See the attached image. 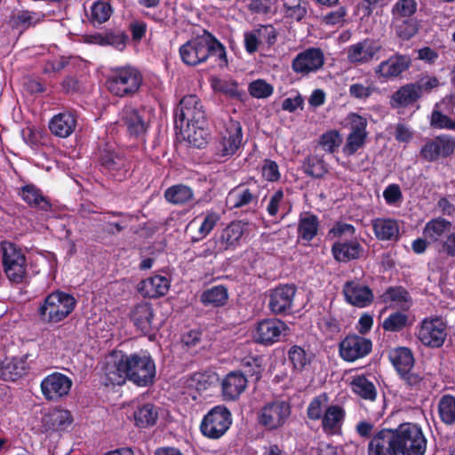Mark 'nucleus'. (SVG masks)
<instances>
[{
    "instance_id": "nucleus-51",
    "label": "nucleus",
    "mask_w": 455,
    "mask_h": 455,
    "mask_svg": "<svg viewBox=\"0 0 455 455\" xmlns=\"http://www.w3.org/2000/svg\"><path fill=\"white\" fill-rule=\"evenodd\" d=\"M381 299L384 303L388 302H409L411 296L409 291L403 286H390L381 295Z\"/></svg>"
},
{
    "instance_id": "nucleus-59",
    "label": "nucleus",
    "mask_w": 455,
    "mask_h": 455,
    "mask_svg": "<svg viewBox=\"0 0 455 455\" xmlns=\"http://www.w3.org/2000/svg\"><path fill=\"white\" fill-rule=\"evenodd\" d=\"M430 124L433 127L437 129L455 131V119L452 120L448 116L443 115L437 110L433 111Z\"/></svg>"
},
{
    "instance_id": "nucleus-30",
    "label": "nucleus",
    "mask_w": 455,
    "mask_h": 455,
    "mask_svg": "<svg viewBox=\"0 0 455 455\" xmlns=\"http://www.w3.org/2000/svg\"><path fill=\"white\" fill-rule=\"evenodd\" d=\"M244 234V224L241 221H232L219 234H215V237L219 242L220 249L223 251L235 250L239 244Z\"/></svg>"
},
{
    "instance_id": "nucleus-39",
    "label": "nucleus",
    "mask_w": 455,
    "mask_h": 455,
    "mask_svg": "<svg viewBox=\"0 0 455 455\" xmlns=\"http://www.w3.org/2000/svg\"><path fill=\"white\" fill-rule=\"evenodd\" d=\"M228 299V289L224 285H215L203 291L201 302L206 307H220L226 305Z\"/></svg>"
},
{
    "instance_id": "nucleus-31",
    "label": "nucleus",
    "mask_w": 455,
    "mask_h": 455,
    "mask_svg": "<svg viewBox=\"0 0 455 455\" xmlns=\"http://www.w3.org/2000/svg\"><path fill=\"white\" fill-rule=\"evenodd\" d=\"M76 127V117L69 111L55 115L49 122V129L52 134L60 138H68Z\"/></svg>"
},
{
    "instance_id": "nucleus-29",
    "label": "nucleus",
    "mask_w": 455,
    "mask_h": 455,
    "mask_svg": "<svg viewBox=\"0 0 455 455\" xmlns=\"http://www.w3.org/2000/svg\"><path fill=\"white\" fill-rule=\"evenodd\" d=\"M19 196L31 208L49 212L52 209V204L49 197L43 195V192L34 184H27L20 188Z\"/></svg>"
},
{
    "instance_id": "nucleus-2",
    "label": "nucleus",
    "mask_w": 455,
    "mask_h": 455,
    "mask_svg": "<svg viewBox=\"0 0 455 455\" xmlns=\"http://www.w3.org/2000/svg\"><path fill=\"white\" fill-rule=\"evenodd\" d=\"M205 113L196 95L185 96L176 112L175 125L180 130L182 139L195 148L206 144Z\"/></svg>"
},
{
    "instance_id": "nucleus-37",
    "label": "nucleus",
    "mask_w": 455,
    "mask_h": 455,
    "mask_svg": "<svg viewBox=\"0 0 455 455\" xmlns=\"http://www.w3.org/2000/svg\"><path fill=\"white\" fill-rule=\"evenodd\" d=\"M420 98L419 89L414 84H409L396 91L391 98L393 108L407 107Z\"/></svg>"
},
{
    "instance_id": "nucleus-63",
    "label": "nucleus",
    "mask_w": 455,
    "mask_h": 455,
    "mask_svg": "<svg viewBox=\"0 0 455 455\" xmlns=\"http://www.w3.org/2000/svg\"><path fill=\"white\" fill-rule=\"evenodd\" d=\"M209 44L211 46L209 49V56L215 57L220 67L226 66L228 60L224 46L212 36Z\"/></svg>"
},
{
    "instance_id": "nucleus-41",
    "label": "nucleus",
    "mask_w": 455,
    "mask_h": 455,
    "mask_svg": "<svg viewBox=\"0 0 455 455\" xmlns=\"http://www.w3.org/2000/svg\"><path fill=\"white\" fill-rule=\"evenodd\" d=\"M113 7L108 0H95L90 6L88 19L93 25H100L109 20Z\"/></svg>"
},
{
    "instance_id": "nucleus-19",
    "label": "nucleus",
    "mask_w": 455,
    "mask_h": 455,
    "mask_svg": "<svg viewBox=\"0 0 455 455\" xmlns=\"http://www.w3.org/2000/svg\"><path fill=\"white\" fill-rule=\"evenodd\" d=\"M380 49L381 45L378 42L367 38L349 45L346 49L347 58L353 64H366L373 60Z\"/></svg>"
},
{
    "instance_id": "nucleus-56",
    "label": "nucleus",
    "mask_w": 455,
    "mask_h": 455,
    "mask_svg": "<svg viewBox=\"0 0 455 455\" xmlns=\"http://www.w3.org/2000/svg\"><path fill=\"white\" fill-rule=\"evenodd\" d=\"M366 138L367 136L364 135L349 132L342 149L343 153L347 156L355 154L363 147Z\"/></svg>"
},
{
    "instance_id": "nucleus-1",
    "label": "nucleus",
    "mask_w": 455,
    "mask_h": 455,
    "mask_svg": "<svg viewBox=\"0 0 455 455\" xmlns=\"http://www.w3.org/2000/svg\"><path fill=\"white\" fill-rule=\"evenodd\" d=\"M104 374L111 385H123L126 380L138 387H149L155 382L156 369L148 352L126 354L115 349L106 358Z\"/></svg>"
},
{
    "instance_id": "nucleus-23",
    "label": "nucleus",
    "mask_w": 455,
    "mask_h": 455,
    "mask_svg": "<svg viewBox=\"0 0 455 455\" xmlns=\"http://www.w3.org/2000/svg\"><path fill=\"white\" fill-rule=\"evenodd\" d=\"M346 419L345 409L339 404L328 405L321 419V427L327 435H339Z\"/></svg>"
},
{
    "instance_id": "nucleus-43",
    "label": "nucleus",
    "mask_w": 455,
    "mask_h": 455,
    "mask_svg": "<svg viewBox=\"0 0 455 455\" xmlns=\"http://www.w3.org/2000/svg\"><path fill=\"white\" fill-rule=\"evenodd\" d=\"M164 197L173 204H183L192 200L193 191L182 184L173 185L165 190Z\"/></svg>"
},
{
    "instance_id": "nucleus-36",
    "label": "nucleus",
    "mask_w": 455,
    "mask_h": 455,
    "mask_svg": "<svg viewBox=\"0 0 455 455\" xmlns=\"http://www.w3.org/2000/svg\"><path fill=\"white\" fill-rule=\"evenodd\" d=\"M135 426L147 428L156 425L158 419V408L150 403L138 406L133 412Z\"/></svg>"
},
{
    "instance_id": "nucleus-57",
    "label": "nucleus",
    "mask_w": 455,
    "mask_h": 455,
    "mask_svg": "<svg viewBox=\"0 0 455 455\" xmlns=\"http://www.w3.org/2000/svg\"><path fill=\"white\" fill-rule=\"evenodd\" d=\"M256 29L262 49L269 48L276 41V31L272 26H260Z\"/></svg>"
},
{
    "instance_id": "nucleus-48",
    "label": "nucleus",
    "mask_w": 455,
    "mask_h": 455,
    "mask_svg": "<svg viewBox=\"0 0 455 455\" xmlns=\"http://www.w3.org/2000/svg\"><path fill=\"white\" fill-rule=\"evenodd\" d=\"M220 220V217L217 212H207L198 228L197 235L191 238V242L198 243L204 239L213 230Z\"/></svg>"
},
{
    "instance_id": "nucleus-3",
    "label": "nucleus",
    "mask_w": 455,
    "mask_h": 455,
    "mask_svg": "<svg viewBox=\"0 0 455 455\" xmlns=\"http://www.w3.org/2000/svg\"><path fill=\"white\" fill-rule=\"evenodd\" d=\"M75 297L62 291L48 294L38 308V315L44 323H57L66 319L76 306Z\"/></svg>"
},
{
    "instance_id": "nucleus-62",
    "label": "nucleus",
    "mask_w": 455,
    "mask_h": 455,
    "mask_svg": "<svg viewBox=\"0 0 455 455\" xmlns=\"http://www.w3.org/2000/svg\"><path fill=\"white\" fill-rule=\"evenodd\" d=\"M12 26L17 29L23 30L31 26L34 21V16L28 11L20 12L12 18Z\"/></svg>"
},
{
    "instance_id": "nucleus-42",
    "label": "nucleus",
    "mask_w": 455,
    "mask_h": 455,
    "mask_svg": "<svg viewBox=\"0 0 455 455\" xmlns=\"http://www.w3.org/2000/svg\"><path fill=\"white\" fill-rule=\"evenodd\" d=\"M437 412L445 426L455 425V396L451 394L442 395L438 401Z\"/></svg>"
},
{
    "instance_id": "nucleus-32",
    "label": "nucleus",
    "mask_w": 455,
    "mask_h": 455,
    "mask_svg": "<svg viewBox=\"0 0 455 455\" xmlns=\"http://www.w3.org/2000/svg\"><path fill=\"white\" fill-rule=\"evenodd\" d=\"M320 221L312 212H304L299 215L297 234L298 238L306 243L311 242L318 234Z\"/></svg>"
},
{
    "instance_id": "nucleus-12",
    "label": "nucleus",
    "mask_w": 455,
    "mask_h": 455,
    "mask_svg": "<svg viewBox=\"0 0 455 455\" xmlns=\"http://www.w3.org/2000/svg\"><path fill=\"white\" fill-rule=\"evenodd\" d=\"M371 350V340L357 334L346 336L339 345L340 357L349 363L365 357Z\"/></svg>"
},
{
    "instance_id": "nucleus-6",
    "label": "nucleus",
    "mask_w": 455,
    "mask_h": 455,
    "mask_svg": "<svg viewBox=\"0 0 455 455\" xmlns=\"http://www.w3.org/2000/svg\"><path fill=\"white\" fill-rule=\"evenodd\" d=\"M291 415L290 401L275 398L265 403L257 411V424L267 432L281 429Z\"/></svg>"
},
{
    "instance_id": "nucleus-22",
    "label": "nucleus",
    "mask_w": 455,
    "mask_h": 455,
    "mask_svg": "<svg viewBox=\"0 0 455 455\" xmlns=\"http://www.w3.org/2000/svg\"><path fill=\"white\" fill-rule=\"evenodd\" d=\"M342 291L347 303L360 308L370 306L374 299L373 291L369 286L355 281L346 282Z\"/></svg>"
},
{
    "instance_id": "nucleus-61",
    "label": "nucleus",
    "mask_w": 455,
    "mask_h": 455,
    "mask_svg": "<svg viewBox=\"0 0 455 455\" xmlns=\"http://www.w3.org/2000/svg\"><path fill=\"white\" fill-rule=\"evenodd\" d=\"M248 8L254 13H270L275 10V0H251Z\"/></svg>"
},
{
    "instance_id": "nucleus-45",
    "label": "nucleus",
    "mask_w": 455,
    "mask_h": 455,
    "mask_svg": "<svg viewBox=\"0 0 455 455\" xmlns=\"http://www.w3.org/2000/svg\"><path fill=\"white\" fill-rule=\"evenodd\" d=\"M409 315L402 311L391 313L382 323V328L388 332H400L410 325Z\"/></svg>"
},
{
    "instance_id": "nucleus-52",
    "label": "nucleus",
    "mask_w": 455,
    "mask_h": 455,
    "mask_svg": "<svg viewBox=\"0 0 455 455\" xmlns=\"http://www.w3.org/2000/svg\"><path fill=\"white\" fill-rule=\"evenodd\" d=\"M345 122V125L350 130V132L368 136L366 131L368 122L364 116L356 113H350L347 116Z\"/></svg>"
},
{
    "instance_id": "nucleus-13",
    "label": "nucleus",
    "mask_w": 455,
    "mask_h": 455,
    "mask_svg": "<svg viewBox=\"0 0 455 455\" xmlns=\"http://www.w3.org/2000/svg\"><path fill=\"white\" fill-rule=\"evenodd\" d=\"M297 292L294 284H279L269 291L268 307L275 315H286L291 313Z\"/></svg>"
},
{
    "instance_id": "nucleus-47",
    "label": "nucleus",
    "mask_w": 455,
    "mask_h": 455,
    "mask_svg": "<svg viewBox=\"0 0 455 455\" xmlns=\"http://www.w3.org/2000/svg\"><path fill=\"white\" fill-rule=\"evenodd\" d=\"M450 227V221L442 218L434 219L426 224L423 234L433 242H437Z\"/></svg>"
},
{
    "instance_id": "nucleus-58",
    "label": "nucleus",
    "mask_w": 455,
    "mask_h": 455,
    "mask_svg": "<svg viewBox=\"0 0 455 455\" xmlns=\"http://www.w3.org/2000/svg\"><path fill=\"white\" fill-rule=\"evenodd\" d=\"M212 87L214 92H222L231 97L236 96L238 94L237 84L232 81L212 78Z\"/></svg>"
},
{
    "instance_id": "nucleus-46",
    "label": "nucleus",
    "mask_w": 455,
    "mask_h": 455,
    "mask_svg": "<svg viewBox=\"0 0 455 455\" xmlns=\"http://www.w3.org/2000/svg\"><path fill=\"white\" fill-rule=\"evenodd\" d=\"M328 395L322 393L315 396L307 408V417L312 421L321 420L323 417L324 410L328 406Z\"/></svg>"
},
{
    "instance_id": "nucleus-28",
    "label": "nucleus",
    "mask_w": 455,
    "mask_h": 455,
    "mask_svg": "<svg viewBox=\"0 0 455 455\" xmlns=\"http://www.w3.org/2000/svg\"><path fill=\"white\" fill-rule=\"evenodd\" d=\"M411 64L409 57L404 55H395L388 60L379 63L376 68V75L384 80H389L398 76L406 70Z\"/></svg>"
},
{
    "instance_id": "nucleus-4",
    "label": "nucleus",
    "mask_w": 455,
    "mask_h": 455,
    "mask_svg": "<svg viewBox=\"0 0 455 455\" xmlns=\"http://www.w3.org/2000/svg\"><path fill=\"white\" fill-rule=\"evenodd\" d=\"M393 430L399 455H426L427 438L419 424L403 422Z\"/></svg>"
},
{
    "instance_id": "nucleus-53",
    "label": "nucleus",
    "mask_w": 455,
    "mask_h": 455,
    "mask_svg": "<svg viewBox=\"0 0 455 455\" xmlns=\"http://www.w3.org/2000/svg\"><path fill=\"white\" fill-rule=\"evenodd\" d=\"M250 94L257 99H265L273 93V86L265 80L257 79L249 84Z\"/></svg>"
},
{
    "instance_id": "nucleus-49",
    "label": "nucleus",
    "mask_w": 455,
    "mask_h": 455,
    "mask_svg": "<svg viewBox=\"0 0 455 455\" xmlns=\"http://www.w3.org/2000/svg\"><path fill=\"white\" fill-rule=\"evenodd\" d=\"M241 366L243 367L245 376L253 377L255 380H259L261 378L263 370L261 356L247 355L243 358Z\"/></svg>"
},
{
    "instance_id": "nucleus-15",
    "label": "nucleus",
    "mask_w": 455,
    "mask_h": 455,
    "mask_svg": "<svg viewBox=\"0 0 455 455\" xmlns=\"http://www.w3.org/2000/svg\"><path fill=\"white\" fill-rule=\"evenodd\" d=\"M287 324L277 318H266L257 323L254 339L264 346H271L280 341L282 335L288 331Z\"/></svg>"
},
{
    "instance_id": "nucleus-14",
    "label": "nucleus",
    "mask_w": 455,
    "mask_h": 455,
    "mask_svg": "<svg viewBox=\"0 0 455 455\" xmlns=\"http://www.w3.org/2000/svg\"><path fill=\"white\" fill-rule=\"evenodd\" d=\"M211 35H203L188 41L180 48L182 61L188 66H196L204 62L209 57Z\"/></svg>"
},
{
    "instance_id": "nucleus-33",
    "label": "nucleus",
    "mask_w": 455,
    "mask_h": 455,
    "mask_svg": "<svg viewBox=\"0 0 455 455\" xmlns=\"http://www.w3.org/2000/svg\"><path fill=\"white\" fill-rule=\"evenodd\" d=\"M398 379L405 390L419 392L426 388L427 379L425 374L414 366L397 373Z\"/></svg>"
},
{
    "instance_id": "nucleus-20",
    "label": "nucleus",
    "mask_w": 455,
    "mask_h": 455,
    "mask_svg": "<svg viewBox=\"0 0 455 455\" xmlns=\"http://www.w3.org/2000/svg\"><path fill=\"white\" fill-rule=\"evenodd\" d=\"M129 317L137 331H140L144 336L150 335L154 331L153 320L155 313L150 302L141 301L134 305L129 313Z\"/></svg>"
},
{
    "instance_id": "nucleus-64",
    "label": "nucleus",
    "mask_w": 455,
    "mask_h": 455,
    "mask_svg": "<svg viewBox=\"0 0 455 455\" xmlns=\"http://www.w3.org/2000/svg\"><path fill=\"white\" fill-rule=\"evenodd\" d=\"M243 41L245 50L248 53H253L259 50L260 48L262 49V46L259 43V39L257 36L256 29L244 32Z\"/></svg>"
},
{
    "instance_id": "nucleus-25",
    "label": "nucleus",
    "mask_w": 455,
    "mask_h": 455,
    "mask_svg": "<svg viewBox=\"0 0 455 455\" xmlns=\"http://www.w3.org/2000/svg\"><path fill=\"white\" fill-rule=\"evenodd\" d=\"M363 247L355 238L337 241L331 246V254L338 262L347 263L362 257Z\"/></svg>"
},
{
    "instance_id": "nucleus-38",
    "label": "nucleus",
    "mask_w": 455,
    "mask_h": 455,
    "mask_svg": "<svg viewBox=\"0 0 455 455\" xmlns=\"http://www.w3.org/2000/svg\"><path fill=\"white\" fill-rule=\"evenodd\" d=\"M352 391L363 400L374 402L377 398V388L372 381L363 374L355 376L350 383Z\"/></svg>"
},
{
    "instance_id": "nucleus-18",
    "label": "nucleus",
    "mask_w": 455,
    "mask_h": 455,
    "mask_svg": "<svg viewBox=\"0 0 455 455\" xmlns=\"http://www.w3.org/2000/svg\"><path fill=\"white\" fill-rule=\"evenodd\" d=\"M455 149V139L449 135L437 136L428 140L420 149V156L427 161L434 162L446 157Z\"/></svg>"
},
{
    "instance_id": "nucleus-35",
    "label": "nucleus",
    "mask_w": 455,
    "mask_h": 455,
    "mask_svg": "<svg viewBox=\"0 0 455 455\" xmlns=\"http://www.w3.org/2000/svg\"><path fill=\"white\" fill-rule=\"evenodd\" d=\"M372 229L377 239L391 241L399 236V225L392 219L378 218L372 220Z\"/></svg>"
},
{
    "instance_id": "nucleus-16",
    "label": "nucleus",
    "mask_w": 455,
    "mask_h": 455,
    "mask_svg": "<svg viewBox=\"0 0 455 455\" xmlns=\"http://www.w3.org/2000/svg\"><path fill=\"white\" fill-rule=\"evenodd\" d=\"M367 455H399L393 427H384L373 434L367 445Z\"/></svg>"
},
{
    "instance_id": "nucleus-34",
    "label": "nucleus",
    "mask_w": 455,
    "mask_h": 455,
    "mask_svg": "<svg viewBox=\"0 0 455 455\" xmlns=\"http://www.w3.org/2000/svg\"><path fill=\"white\" fill-rule=\"evenodd\" d=\"M388 359L396 374L415 365L412 350L407 347H397L388 352Z\"/></svg>"
},
{
    "instance_id": "nucleus-7",
    "label": "nucleus",
    "mask_w": 455,
    "mask_h": 455,
    "mask_svg": "<svg viewBox=\"0 0 455 455\" xmlns=\"http://www.w3.org/2000/svg\"><path fill=\"white\" fill-rule=\"evenodd\" d=\"M3 269L10 282L21 283L27 276V258L16 243L3 241L0 244Z\"/></svg>"
},
{
    "instance_id": "nucleus-54",
    "label": "nucleus",
    "mask_w": 455,
    "mask_h": 455,
    "mask_svg": "<svg viewBox=\"0 0 455 455\" xmlns=\"http://www.w3.org/2000/svg\"><path fill=\"white\" fill-rule=\"evenodd\" d=\"M417 10L415 0H399L393 7L392 12L394 19L402 17H411Z\"/></svg>"
},
{
    "instance_id": "nucleus-5",
    "label": "nucleus",
    "mask_w": 455,
    "mask_h": 455,
    "mask_svg": "<svg viewBox=\"0 0 455 455\" xmlns=\"http://www.w3.org/2000/svg\"><path fill=\"white\" fill-rule=\"evenodd\" d=\"M142 75L134 67L124 66L111 69L107 78V88L115 96L127 97L135 94L142 84Z\"/></svg>"
},
{
    "instance_id": "nucleus-24",
    "label": "nucleus",
    "mask_w": 455,
    "mask_h": 455,
    "mask_svg": "<svg viewBox=\"0 0 455 455\" xmlns=\"http://www.w3.org/2000/svg\"><path fill=\"white\" fill-rule=\"evenodd\" d=\"M28 355L21 357L6 358L0 363V379L4 381H16L27 375L29 370Z\"/></svg>"
},
{
    "instance_id": "nucleus-26",
    "label": "nucleus",
    "mask_w": 455,
    "mask_h": 455,
    "mask_svg": "<svg viewBox=\"0 0 455 455\" xmlns=\"http://www.w3.org/2000/svg\"><path fill=\"white\" fill-rule=\"evenodd\" d=\"M247 377L240 371L228 373L222 380V395L225 400L235 401L247 387Z\"/></svg>"
},
{
    "instance_id": "nucleus-55",
    "label": "nucleus",
    "mask_w": 455,
    "mask_h": 455,
    "mask_svg": "<svg viewBox=\"0 0 455 455\" xmlns=\"http://www.w3.org/2000/svg\"><path fill=\"white\" fill-rule=\"evenodd\" d=\"M341 142V135L336 130L328 131L320 138V145L324 150L330 153L333 152L337 148H339Z\"/></svg>"
},
{
    "instance_id": "nucleus-17",
    "label": "nucleus",
    "mask_w": 455,
    "mask_h": 455,
    "mask_svg": "<svg viewBox=\"0 0 455 455\" xmlns=\"http://www.w3.org/2000/svg\"><path fill=\"white\" fill-rule=\"evenodd\" d=\"M324 64V55L319 48H308L299 53L292 60V69L295 73L307 75L316 72Z\"/></svg>"
},
{
    "instance_id": "nucleus-11",
    "label": "nucleus",
    "mask_w": 455,
    "mask_h": 455,
    "mask_svg": "<svg viewBox=\"0 0 455 455\" xmlns=\"http://www.w3.org/2000/svg\"><path fill=\"white\" fill-rule=\"evenodd\" d=\"M72 385L68 376L55 371L43 379L40 387L46 401L59 402L69 394Z\"/></svg>"
},
{
    "instance_id": "nucleus-27",
    "label": "nucleus",
    "mask_w": 455,
    "mask_h": 455,
    "mask_svg": "<svg viewBox=\"0 0 455 455\" xmlns=\"http://www.w3.org/2000/svg\"><path fill=\"white\" fill-rule=\"evenodd\" d=\"M170 286L171 282L167 277L155 275L140 281L138 291L144 298L157 299L164 296Z\"/></svg>"
},
{
    "instance_id": "nucleus-8",
    "label": "nucleus",
    "mask_w": 455,
    "mask_h": 455,
    "mask_svg": "<svg viewBox=\"0 0 455 455\" xmlns=\"http://www.w3.org/2000/svg\"><path fill=\"white\" fill-rule=\"evenodd\" d=\"M232 414L225 405L212 407L200 423L201 434L211 440L220 439L230 428Z\"/></svg>"
},
{
    "instance_id": "nucleus-10",
    "label": "nucleus",
    "mask_w": 455,
    "mask_h": 455,
    "mask_svg": "<svg viewBox=\"0 0 455 455\" xmlns=\"http://www.w3.org/2000/svg\"><path fill=\"white\" fill-rule=\"evenodd\" d=\"M243 133L239 122L230 120L221 132V139L217 148L214 161L225 162L233 156L242 143Z\"/></svg>"
},
{
    "instance_id": "nucleus-44",
    "label": "nucleus",
    "mask_w": 455,
    "mask_h": 455,
    "mask_svg": "<svg viewBox=\"0 0 455 455\" xmlns=\"http://www.w3.org/2000/svg\"><path fill=\"white\" fill-rule=\"evenodd\" d=\"M314 355L307 353L302 347L294 345L288 350V358L291 363L293 369L302 371L307 365L310 364Z\"/></svg>"
},
{
    "instance_id": "nucleus-60",
    "label": "nucleus",
    "mask_w": 455,
    "mask_h": 455,
    "mask_svg": "<svg viewBox=\"0 0 455 455\" xmlns=\"http://www.w3.org/2000/svg\"><path fill=\"white\" fill-rule=\"evenodd\" d=\"M375 88L371 84L355 83L350 85L349 94L353 98L365 100L372 94Z\"/></svg>"
},
{
    "instance_id": "nucleus-50",
    "label": "nucleus",
    "mask_w": 455,
    "mask_h": 455,
    "mask_svg": "<svg viewBox=\"0 0 455 455\" xmlns=\"http://www.w3.org/2000/svg\"><path fill=\"white\" fill-rule=\"evenodd\" d=\"M393 25L396 35L403 40H408L418 31V24L413 20L394 19Z\"/></svg>"
},
{
    "instance_id": "nucleus-40",
    "label": "nucleus",
    "mask_w": 455,
    "mask_h": 455,
    "mask_svg": "<svg viewBox=\"0 0 455 455\" xmlns=\"http://www.w3.org/2000/svg\"><path fill=\"white\" fill-rule=\"evenodd\" d=\"M121 119L131 134L140 135L146 132L147 124L139 112L131 106L125 107Z\"/></svg>"
},
{
    "instance_id": "nucleus-9",
    "label": "nucleus",
    "mask_w": 455,
    "mask_h": 455,
    "mask_svg": "<svg viewBox=\"0 0 455 455\" xmlns=\"http://www.w3.org/2000/svg\"><path fill=\"white\" fill-rule=\"evenodd\" d=\"M416 335L426 347L440 348L448 335L447 323L440 316L426 317L419 323Z\"/></svg>"
},
{
    "instance_id": "nucleus-21",
    "label": "nucleus",
    "mask_w": 455,
    "mask_h": 455,
    "mask_svg": "<svg viewBox=\"0 0 455 455\" xmlns=\"http://www.w3.org/2000/svg\"><path fill=\"white\" fill-rule=\"evenodd\" d=\"M259 198V187L256 181L249 182L247 186L240 184L233 188L228 195L226 202L230 209L242 208L251 203H257Z\"/></svg>"
}]
</instances>
